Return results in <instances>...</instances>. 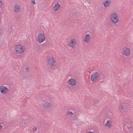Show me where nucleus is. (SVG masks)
<instances>
[{
  "label": "nucleus",
  "instance_id": "obj_1",
  "mask_svg": "<svg viewBox=\"0 0 133 133\" xmlns=\"http://www.w3.org/2000/svg\"><path fill=\"white\" fill-rule=\"evenodd\" d=\"M110 18L112 22L114 23H116L118 21V16L116 13H112L110 15Z\"/></svg>",
  "mask_w": 133,
  "mask_h": 133
},
{
  "label": "nucleus",
  "instance_id": "obj_2",
  "mask_svg": "<svg viewBox=\"0 0 133 133\" xmlns=\"http://www.w3.org/2000/svg\"><path fill=\"white\" fill-rule=\"evenodd\" d=\"M100 74L97 72L95 73H92L91 75V81L93 82H95L98 78L100 76Z\"/></svg>",
  "mask_w": 133,
  "mask_h": 133
},
{
  "label": "nucleus",
  "instance_id": "obj_3",
  "mask_svg": "<svg viewBox=\"0 0 133 133\" xmlns=\"http://www.w3.org/2000/svg\"><path fill=\"white\" fill-rule=\"evenodd\" d=\"M45 39L44 36L42 33L38 34L37 37L36 38V40L39 43L43 42L45 40Z\"/></svg>",
  "mask_w": 133,
  "mask_h": 133
},
{
  "label": "nucleus",
  "instance_id": "obj_4",
  "mask_svg": "<svg viewBox=\"0 0 133 133\" xmlns=\"http://www.w3.org/2000/svg\"><path fill=\"white\" fill-rule=\"evenodd\" d=\"M16 53L21 54L23 51V50L21 45H17L15 48Z\"/></svg>",
  "mask_w": 133,
  "mask_h": 133
},
{
  "label": "nucleus",
  "instance_id": "obj_5",
  "mask_svg": "<svg viewBox=\"0 0 133 133\" xmlns=\"http://www.w3.org/2000/svg\"><path fill=\"white\" fill-rule=\"evenodd\" d=\"M122 54L127 56H128L130 54V50L129 49L125 47L122 49Z\"/></svg>",
  "mask_w": 133,
  "mask_h": 133
},
{
  "label": "nucleus",
  "instance_id": "obj_6",
  "mask_svg": "<svg viewBox=\"0 0 133 133\" xmlns=\"http://www.w3.org/2000/svg\"><path fill=\"white\" fill-rule=\"evenodd\" d=\"M0 90L1 93L4 94H6L9 91L8 89L3 86L0 87Z\"/></svg>",
  "mask_w": 133,
  "mask_h": 133
},
{
  "label": "nucleus",
  "instance_id": "obj_7",
  "mask_svg": "<svg viewBox=\"0 0 133 133\" xmlns=\"http://www.w3.org/2000/svg\"><path fill=\"white\" fill-rule=\"evenodd\" d=\"M48 59L47 60V63L49 64L51 66L54 65L55 61L54 58H48Z\"/></svg>",
  "mask_w": 133,
  "mask_h": 133
},
{
  "label": "nucleus",
  "instance_id": "obj_8",
  "mask_svg": "<svg viewBox=\"0 0 133 133\" xmlns=\"http://www.w3.org/2000/svg\"><path fill=\"white\" fill-rule=\"evenodd\" d=\"M68 83L69 84L74 86L76 85V82L74 79L71 78L68 80Z\"/></svg>",
  "mask_w": 133,
  "mask_h": 133
},
{
  "label": "nucleus",
  "instance_id": "obj_9",
  "mask_svg": "<svg viewBox=\"0 0 133 133\" xmlns=\"http://www.w3.org/2000/svg\"><path fill=\"white\" fill-rule=\"evenodd\" d=\"M20 10V6L18 4H17L15 6L14 9V10L15 12L17 13L19 12Z\"/></svg>",
  "mask_w": 133,
  "mask_h": 133
},
{
  "label": "nucleus",
  "instance_id": "obj_10",
  "mask_svg": "<svg viewBox=\"0 0 133 133\" xmlns=\"http://www.w3.org/2000/svg\"><path fill=\"white\" fill-rule=\"evenodd\" d=\"M111 3V2L109 0V1H106L104 2L103 3L104 6L105 7H107L109 6Z\"/></svg>",
  "mask_w": 133,
  "mask_h": 133
},
{
  "label": "nucleus",
  "instance_id": "obj_11",
  "mask_svg": "<svg viewBox=\"0 0 133 133\" xmlns=\"http://www.w3.org/2000/svg\"><path fill=\"white\" fill-rule=\"evenodd\" d=\"M60 5L58 3L56 4L53 7V9L54 11H56L59 9Z\"/></svg>",
  "mask_w": 133,
  "mask_h": 133
},
{
  "label": "nucleus",
  "instance_id": "obj_12",
  "mask_svg": "<svg viewBox=\"0 0 133 133\" xmlns=\"http://www.w3.org/2000/svg\"><path fill=\"white\" fill-rule=\"evenodd\" d=\"M90 39V35L88 34H86L85 37L84 39V41L85 42H87L89 41Z\"/></svg>",
  "mask_w": 133,
  "mask_h": 133
},
{
  "label": "nucleus",
  "instance_id": "obj_13",
  "mask_svg": "<svg viewBox=\"0 0 133 133\" xmlns=\"http://www.w3.org/2000/svg\"><path fill=\"white\" fill-rule=\"evenodd\" d=\"M74 39H72L71 40V41L69 42L68 44V45L70 47H72L74 46Z\"/></svg>",
  "mask_w": 133,
  "mask_h": 133
},
{
  "label": "nucleus",
  "instance_id": "obj_14",
  "mask_svg": "<svg viewBox=\"0 0 133 133\" xmlns=\"http://www.w3.org/2000/svg\"><path fill=\"white\" fill-rule=\"evenodd\" d=\"M44 106L45 107L49 108L51 107V105L50 103L48 102L45 103L44 105Z\"/></svg>",
  "mask_w": 133,
  "mask_h": 133
},
{
  "label": "nucleus",
  "instance_id": "obj_15",
  "mask_svg": "<svg viewBox=\"0 0 133 133\" xmlns=\"http://www.w3.org/2000/svg\"><path fill=\"white\" fill-rule=\"evenodd\" d=\"M105 125L109 127H110L112 126L111 122L109 121H108L105 124Z\"/></svg>",
  "mask_w": 133,
  "mask_h": 133
},
{
  "label": "nucleus",
  "instance_id": "obj_16",
  "mask_svg": "<svg viewBox=\"0 0 133 133\" xmlns=\"http://www.w3.org/2000/svg\"><path fill=\"white\" fill-rule=\"evenodd\" d=\"M94 102V105L97 106H98L97 103H98L99 102V101L97 99H95L92 102Z\"/></svg>",
  "mask_w": 133,
  "mask_h": 133
},
{
  "label": "nucleus",
  "instance_id": "obj_17",
  "mask_svg": "<svg viewBox=\"0 0 133 133\" xmlns=\"http://www.w3.org/2000/svg\"><path fill=\"white\" fill-rule=\"evenodd\" d=\"M73 113H72V111H67L66 112V114L67 115H69V114H73Z\"/></svg>",
  "mask_w": 133,
  "mask_h": 133
},
{
  "label": "nucleus",
  "instance_id": "obj_18",
  "mask_svg": "<svg viewBox=\"0 0 133 133\" xmlns=\"http://www.w3.org/2000/svg\"><path fill=\"white\" fill-rule=\"evenodd\" d=\"M119 109H121V110L123 109L124 108L123 106L122 105H121L119 106Z\"/></svg>",
  "mask_w": 133,
  "mask_h": 133
},
{
  "label": "nucleus",
  "instance_id": "obj_19",
  "mask_svg": "<svg viewBox=\"0 0 133 133\" xmlns=\"http://www.w3.org/2000/svg\"><path fill=\"white\" fill-rule=\"evenodd\" d=\"M37 130V128L36 127H34L32 128V130L34 132L36 131Z\"/></svg>",
  "mask_w": 133,
  "mask_h": 133
},
{
  "label": "nucleus",
  "instance_id": "obj_20",
  "mask_svg": "<svg viewBox=\"0 0 133 133\" xmlns=\"http://www.w3.org/2000/svg\"><path fill=\"white\" fill-rule=\"evenodd\" d=\"M29 69L28 68H26V72H29Z\"/></svg>",
  "mask_w": 133,
  "mask_h": 133
},
{
  "label": "nucleus",
  "instance_id": "obj_21",
  "mask_svg": "<svg viewBox=\"0 0 133 133\" xmlns=\"http://www.w3.org/2000/svg\"><path fill=\"white\" fill-rule=\"evenodd\" d=\"M2 4L1 1H0V8L2 6Z\"/></svg>",
  "mask_w": 133,
  "mask_h": 133
},
{
  "label": "nucleus",
  "instance_id": "obj_22",
  "mask_svg": "<svg viewBox=\"0 0 133 133\" xmlns=\"http://www.w3.org/2000/svg\"><path fill=\"white\" fill-rule=\"evenodd\" d=\"M31 2L33 3L34 4H35V1L34 0V1H31Z\"/></svg>",
  "mask_w": 133,
  "mask_h": 133
},
{
  "label": "nucleus",
  "instance_id": "obj_23",
  "mask_svg": "<svg viewBox=\"0 0 133 133\" xmlns=\"http://www.w3.org/2000/svg\"><path fill=\"white\" fill-rule=\"evenodd\" d=\"M2 127V126L1 125V124H0V130L1 129Z\"/></svg>",
  "mask_w": 133,
  "mask_h": 133
},
{
  "label": "nucleus",
  "instance_id": "obj_24",
  "mask_svg": "<svg viewBox=\"0 0 133 133\" xmlns=\"http://www.w3.org/2000/svg\"><path fill=\"white\" fill-rule=\"evenodd\" d=\"M74 41V43H75L76 44V41H75V40H74V41Z\"/></svg>",
  "mask_w": 133,
  "mask_h": 133
},
{
  "label": "nucleus",
  "instance_id": "obj_25",
  "mask_svg": "<svg viewBox=\"0 0 133 133\" xmlns=\"http://www.w3.org/2000/svg\"><path fill=\"white\" fill-rule=\"evenodd\" d=\"M87 133H93V132H92L90 131L88 132H87Z\"/></svg>",
  "mask_w": 133,
  "mask_h": 133
},
{
  "label": "nucleus",
  "instance_id": "obj_26",
  "mask_svg": "<svg viewBox=\"0 0 133 133\" xmlns=\"http://www.w3.org/2000/svg\"><path fill=\"white\" fill-rule=\"evenodd\" d=\"M77 119L76 118H75L74 119H73V120H76Z\"/></svg>",
  "mask_w": 133,
  "mask_h": 133
}]
</instances>
